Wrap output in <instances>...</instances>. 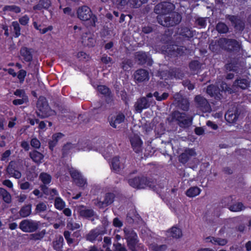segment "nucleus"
<instances>
[{
	"mask_svg": "<svg viewBox=\"0 0 251 251\" xmlns=\"http://www.w3.org/2000/svg\"><path fill=\"white\" fill-rule=\"evenodd\" d=\"M173 8V4L168 2H163L155 6L154 10L159 15L157 19L160 25L166 26H173L180 22L181 16L178 14L174 13L167 16Z\"/></svg>",
	"mask_w": 251,
	"mask_h": 251,
	"instance_id": "1",
	"label": "nucleus"
},
{
	"mask_svg": "<svg viewBox=\"0 0 251 251\" xmlns=\"http://www.w3.org/2000/svg\"><path fill=\"white\" fill-rule=\"evenodd\" d=\"M123 230L124 238L126 240L128 249L131 251H136L140 247L137 233L130 227H125Z\"/></svg>",
	"mask_w": 251,
	"mask_h": 251,
	"instance_id": "2",
	"label": "nucleus"
},
{
	"mask_svg": "<svg viewBox=\"0 0 251 251\" xmlns=\"http://www.w3.org/2000/svg\"><path fill=\"white\" fill-rule=\"evenodd\" d=\"M250 85V81L247 79H238L233 84L232 87H229L224 82L221 84V89L222 91H227L229 93L236 91L238 88L245 89L249 87Z\"/></svg>",
	"mask_w": 251,
	"mask_h": 251,
	"instance_id": "3",
	"label": "nucleus"
},
{
	"mask_svg": "<svg viewBox=\"0 0 251 251\" xmlns=\"http://www.w3.org/2000/svg\"><path fill=\"white\" fill-rule=\"evenodd\" d=\"M37 106L38 108L37 114L38 116L41 118L50 116L54 113V111L50 110L47 104L46 99L43 97L39 99L37 101Z\"/></svg>",
	"mask_w": 251,
	"mask_h": 251,
	"instance_id": "4",
	"label": "nucleus"
},
{
	"mask_svg": "<svg viewBox=\"0 0 251 251\" xmlns=\"http://www.w3.org/2000/svg\"><path fill=\"white\" fill-rule=\"evenodd\" d=\"M77 16L79 19L82 21L91 20L93 22V25H95L96 17L92 16L90 9L86 6H83L79 7L77 11Z\"/></svg>",
	"mask_w": 251,
	"mask_h": 251,
	"instance_id": "5",
	"label": "nucleus"
},
{
	"mask_svg": "<svg viewBox=\"0 0 251 251\" xmlns=\"http://www.w3.org/2000/svg\"><path fill=\"white\" fill-rule=\"evenodd\" d=\"M39 227L38 222L31 220H23L19 225V228L24 232H32L35 231Z\"/></svg>",
	"mask_w": 251,
	"mask_h": 251,
	"instance_id": "6",
	"label": "nucleus"
},
{
	"mask_svg": "<svg viewBox=\"0 0 251 251\" xmlns=\"http://www.w3.org/2000/svg\"><path fill=\"white\" fill-rule=\"evenodd\" d=\"M128 183L131 186L138 189H144L148 187L153 188L151 184H150V182L145 177H135L130 179Z\"/></svg>",
	"mask_w": 251,
	"mask_h": 251,
	"instance_id": "7",
	"label": "nucleus"
},
{
	"mask_svg": "<svg viewBox=\"0 0 251 251\" xmlns=\"http://www.w3.org/2000/svg\"><path fill=\"white\" fill-rule=\"evenodd\" d=\"M173 116L178 122L180 126L186 127L191 124L192 120L190 117H188L184 113H181L178 111H176L173 113Z\"/></svg>",
	"mask_w": 251,
	"mask_h": 251,
	"instance_id": "8",
	"label": "nucleus"
},
{
	"mask_svg": "<svg viewBox=\"0 0 251 251\" xmlns=\"http://www.w3.org/2000/svg\"><path fill=\"white\" fill-rule=\"evenodd\" d=\"M152 96V94L150 93L147 95V98L143 97L138 100L134 105L136 111L138 113H141L143 109L149 107L151 101L148 100L147 98H151Z\"/></svg>",
	"mask_w": 251,
	"mask_h": 251,
	"instance_id": "9",
	"label": "nucleus"
},
{
	"mask_svg": "<svg viewBox=\"0 0 251 251\" xmlns=\"http://www.w3.org/2000/svg\"><path fill=\"white\" fill-rule=\"evenodd\" d=\"M20 164L19 162L11 161L9 163L7 168V173L12 177L16 179L21 178L22 174L19 171Z\"/></svg>",
	"mask_w": 251,
	"mask_h": 251,
	"instance_id": "10",
	"label": "nucleus"
},
{
	"mask_svg": "<svg viewBox=\"0 0 251 251\" xmlns=\"http://www.w3.org/2000/svg\"><path fill=\"white\" fill-rule=\"evenodd\" d=\"M197 155V152L194 149L186 148L179 155V160L182 163H186L189 159Z\"/></svg>",
	"mask_w": 251,
	"mask_h": 251,
	"instance_id": "11",
	"label": "nucleus"
},
{
	"mask_svg": "<svg viewBox=\"0 0 251 251\" xmlns=\"http://www.w3.org/2000/svg\"><path fill=\"white\" fill-rule=\"evenodd\" d=\"M70 172L72 178L78 186L83 187L85 185L86 183V180L83 178L82 176L78 171L74 168H72Z\"/></svg>",
	"mask_w": 251,
	"mask_h": 251,
	"instance_id": "12",
	"label": "nucleus"
},
{
	"mask_svg": "<svg viewBox=\"0 0 251 251\" xmlns=\"http://www.w3.org/2000/svg\"><path fill=\"white\" fill-rule=\"evenodd\" d=\"M130 143L133 150L136 152L141 151L142 142L139 136L137 134H133L130 137Z\"/></svg>",
	"mask_w": 251,
	"mask_h": 251,
	"instance_id": "13",
	"label": "nucleus"
},
{
	"mask_svg": "<svg viewBox=\"0 0 251 251\" xmlns=\"http://www.w3.org/2000/svg\"><path fill=\"white\" fill-rule=\"evenodd\" d=\"M82 43L85 46L93 47L96 43L95 38L91 33H85L82 36Z\"/></svg>",
	"mask_w": 251,
	"mask_h": 251,
	"instance_id": "14",
	"label": "nucleus"
},
{
	"mask_svg": "<svg viewBox=\"0 0 251 251\" xmlns=\"http://www.w3.org/2000/svg\"><path fill=\"white\" fill-rule=\"evenodd\" d=\"M195 101L198 106L200 107L202 111L205 112L209 111V104L205 98L200 96H197L195 98Z\"/></svg>",
	"mask_w": 251,
	"mask_h": 251,
	"instance_id": "15",
	"label": "nucleus"
},
{
	"mask_svg": "<svg viewBox=\"0 0 251 251\" xmlns=\"http://www.w3.org/2000/svg\"><path fill=\"white\" fill-rule=\"evenodd\" d=\"M124 159H122L120 160L119 158L115 157L113 158L111 162L112 169L116 172L118 173L124 168Z\"/></svg>",
	"mask_w": 251,
	"mask_h": 251,
	"instance_id": "16",
	"label": "nucleus"
},
{
	"mask_svg": "<svg viewBox=\"0 0 251 251\" xmlns=\"http://www.w3.org/2000/svg\"><path fill=\"white\" fill-rule=\"evenodd\" d=\"M239 114L236 109L229 110L225 114V119L229 123H235L238 118Z\"/></svg>",
	"mask_w": 251,
	"mask_h": 251,
	"instance_id": "17",
	"label": "nucleus"
},
{
	"mask_svg": "<svg viewBox=\"0 0 251 251\" xmlns=\"http://www.w3.org/2000/svg\"><path fill=\"white\" fill-rule=\"evenodd\" d=\"M221 42L225 43V48L227 50H236L240 48V44L235 40L224 39L221 40Z\"/></svg>",
	"mask_w": 251,
	"mask_h": 251,
	"instance_id": "18",
	"label": "nucleus"
},
{
	"mask_svg": "<svg viewBox=\"0 0 251 251\" xmlns=\"http://www.w3.org/2000/svg\"><path fill=\"white\" fill-rule=\"evenodd\" d=\"M134 78L135 80L138 82L148 80L149 78V74L147 71L145 70H139L135 72Z\"/></svg>",
	"mask_w": 251,
	"mask_h": 251,
	"instance_id": "19",
	"label": "nucleus"
},
{
	"mask_svg": "<svg viewBox=\"0 0 251 251\" xmlns=\"http://www.w3.org/2000/svg\"><path fill=\"white\" fill-rule=\"evenodd\" d=\"M167 235L175 239H178L182 236L181 230L176 226H173L167 232Z\"/></svg>",
	"mask_w": 251,
	"mask_h": 251,
	"instance_id": "20",
	"label": "nucleus"
},
{
	"mask_svg": "<svg viewBox=\"0 0 251 251\" xmlns=\"http://www.w3.org/2000/svg\"><path fill=\"white\" fill-rule=\"evenodd\" d=\"M206 243H211L213 245H218L219 246H225L227 243V241L226 239L220 238H215L214 237H208L205 239Z\"/></svg>",
	"mask_w": 251,
	"mask_h": 251,
	"instance_id": "21",
	"label": "nucleus"
},
{
	"mask_svg": "<svg viewBox=\"0 0 251 251\" xmlns=\"http://www.w3.org/2000/svg\"><path fill=\"white\" fill-rule=\"evenodd\" d=\"M125 116L122 114H119L110 121L111 126L114 128L119 127V125L124 121Z\"/></svg>",
	"mask_w": 251,
	"mask_h": 251,
	"instance_id": "22",
	"label": "nucleus"
},
{
	"mask_svg": "<svg viewBox=\"0 0 251 251\" xmlns=\"http://www.w3.org/2000/svg\"><path fill=\"white\" fill-rule=\"evenodd\" d=\"M114 198V196L113 194H107L105 196L104 200L103 201L99 202L97 204L98 206L100 207H103L110 204L113 202Z\"/></svg>",
	"mask_w": 251,
	"mask_h": 251,
	"instance_id": "23",
	"label": "nucleus"
},
{
	"mask_svg": "<svg viewBox=\"0 0 251 251\" xmlns=\"http://www.w3.org/2000/svg\"><path fill=\"white\" fill-rule=\"evenodd\" d=\"M77 210L79 215L84 218H89L94 215V212L93 210L87 209L83 206L78 207Z\"/></svg>",
	"mask_w": 251,
	"mask_h": 251,
	"instance_id": "24",
	"label": "nucleus"
},
{
	"mask_svg": "<svg viewBox=\"0 0 251 251\" xmlns=\"http://www.w3.org/2000/svg\"><path fill=\"white\" fill-rule=\"evenodd\" d=\"M21 56L22 59L26 62H30L32 59V55L30 50L26 48H23L21 49Z\"/></svg>",
	"mask_w": 251,
	"mask_h": 251,
	"instance_id": "25",
	"label": "nucleus"
},
{
	"mask_svg": "<svg viewBox=\"0 0 251 251\" xmlns=\"http://www.w3.org/2000/svg\"><path fill=\"white\" fill-rule=\"evenodd\" d=\"M51 5V2L50 0H40L38 4L34 6V10L47 9Z\"/></svg>",
	"mask_w": 251,
	"mask_h": 251,
	"instance_id": "26",
	"label": "nucleus"
},
{
	"mask_svg": "<svg viewBox=\"0 0 251 251\" xmlns=\"http://www.w3.org/2000/svg\"><path fill=\"white\" fill-rule=\"evenodd\" d=\"M30 156L32 160L36 163H41L44 155L37 151H33L30 153Z\"/></svg>",
	"mask_w": 251,
	"mask_h": 251,
	"instance_id": "27",
	"label": "nucleus"
},
{
	"mask_svg": "<svg viewBox=\"0 0 251 251\" xmlns=\"http://www.w3.org/2000/svg\"><path fill=\"white\" fill-rule=\"evenodd\" d=\"M201 191V190L199 187H192L187 190L186 194L189 197H194L199 195Z\"/></svg>",
	"mask_w": 251,
	"mask_h": 251,
	"instance_id": "28",
	"label": "nucleus"
},
{
	"mask_svg": "<svg viewBox=\"0 0 251 251\" xmlns=\"http://www.w3.org/2000/svg\"><path fill=\"white\" fill-rule=\"evenodd\" d=\"M31 212V205L28 204L23 206L19 212V214L22 217L28 216Z\"/></svg>",
	"mask_w": 251,
	"mask_h": 251,
	"instance_id": "29",
	"label": "nucleus"
},
{
	"mask_svg": "<svg viewBox=\"0 0 251 251\" xmlns=\"http://www.w3.org/2000/svg\"><path fill=\"white\" fill-rule=\"evenodd\" d=\"M33 24L34 28L36 29L37 30H39L40 33L41 34H45L48 32L49 31H51L53 27L51 25H50L47 27L44 28L43 29L41 28V25H38L37 22L35 21L34 18L33 19Z\"/></svg>",
	"mask_w": 251,
	"mask_h": 251,
	"instance_id": "30",
	"label": "nucleus"
},
{
	"mask_svg": "<svg viewBox=\"0 0 251 251\" xmlns=\"http://www.w3.org/2000/svg\"><path fill=\"white\" fill-rule=\"evenodd\" d=\"M39 179L44 184H48L51 181V176L48 173H42L39 176Z\"/></svg>",
	"mask_w": 251,
	"mask_h": 251,
	"instance_id": "31",
	"label": "nucleus"
},
{
	"mask_svg": "<svg viewBox=\"0 0 251 251\" xmlns=\"http://www.w3.org/2000/svg\"><path fill=\"white\" fill-rule=\"evenodd\" d=\"M46 234V230L43 229L41 231L31 234L30 239L35 241L40 240L44 238Z\"/></svg>",
	"mask_w": 251,
	"mask_h": 251,
	"instance_id": "32",
	"label": "nucleus"
},
{
	"mask_svg": "<svg viewBox=\"0 0 251 251\" xmlns=\"http://www.w3.org/2000/svg\"><path fill=\"white\" fill-rule=\"evenodd\" d=\"M63 135L61 133L54 134L52 136V140L49 142L50 148L52 149L55 146L56 143L61 138H62Z\"/></svg>",
	"mask_w": 251,
	"mask_h": 251,
	"instance_id": "33",
	"label": "nucleus"
},
{
	"mask_svg": "<svg viewBox=\"0 0 251 251\" xmlns=\"http://www.w3.org/2000/svg\"><path fill=\"white\" fill-rule=\"evenodd\" d=\"M244 208L245 207L241 202H236L229 207V210L233 212H239L243 210Z\"/></svg>",
	"mask_w": 251,
	"mask_h": 251,
	"instance_id": "34",
	"label": "nucleus"
},
{
	"mask_svg": "<svg viewBox=\"0 0 251 251\" xmlns=\"http://www.w3.org/2000/svg\"><path fill=\"white\" fill-rule=\"evenodd\" d=\"M11 28H13V32L15 33V37H18L21 34V28L18 22H13Z\"/></svg>",
	"mask_w": 251,
	"mask_h": 251,
	"instance_id": "35",
	"label": "nucleus"
},
{
	"mask_svg": "<svg viewBox=\"0 0 251 251\" xmlns=\"http://www.w3.org/2000/svg\"><path fill=\"white\" fill-rule=\"evenodd\" d=\"M100 234V232L97 229L92 230L87 235V240L91 242H93Z\"/></svg>",
	"mask_w": 251,
	"mask_h": 251,
	"instance_id": "36",
	"label": "nucleus"
},
{
	"mask_svg": "<svg viewBox=\"0 0 251 251\" xmlns=\"http://www.w3.org/2000/svg\"><path fill=\"white\" fill-rule=\"evenodd\" d=\"M0 195H1L3 200L6 202L9 203L11 201V196L5 189L0 188Z\"/></svg>",
	"mask_w": 251,
	"mask_h": 251,
	"instance_id": "37",
	"label": "nucleus"
},
{
	"mask_svg": "<svg viewBox=\"0 0 251 251\" xmlns=\"http://www.w3.org/2000/svg\"><path fill=\"white\" fill-rule=\"evenodd\" d=\"M47 209V204L46 203L42 202L37 204L35 211L36 213L40 214L46 211Z\"/></svg>",
	"mask_w": 251,
	"mask_h": 251,
	"instance_id": "38",
	"label": "nucleus"
},
{
	"mask_svg": "<svg viewBox=\"0 0 251 251\" xmlns=\"http://www.w3.org/2000/svg\"><path fill=\"white\" fill-rule=\"evenodd\" d=\"M207 93L211 96H216L218 97V94L219 93V90L214 85H210L207 88Z\"/></svg>",
	"mask_w": 251,
	"mask_h": 251,
	"instance_id": "39",
	"label": "nucleus"
},
{
	"mask_svg": "<svg viewBox=\"0 0 251 251\" xmlns=\"http://www.w3.org/2000/svg\"><path fill=\"white\" fill-rule=\"evenodd\" d=\"M54 206L56 209L62 210L65 206V202L60 197H57L55 199Z\"/></svg>",
	"mask_w": 251,
	"mask_h": 251,
	"instance_id": "40",
	"label": "nucleus"
},
{
	"mask_svg": "<svg viewBox=\"0 0 251 251\" xmlns=\"http://www.w3.org/2000/svg\"><path fill=\"white\" fill-rule=\"evenodd\" d=\"M81 224L75 223L73 222L72 220H70L67 223V227L69 229L74 230L79 228L81 226Z\"/></svg>",
	"mask_w": 251,
	"mask_h": 251,
	"instance_id": "41",
	"label": "nucleus"
},
{
	"mask_svg": "<svg viewBox=\"0 0 251 251\" xmlns=\"http://www.w3.org/2000/svg\"><path fill=\"white\" fill-rule=\"evenodd\" d=\"M5 11L13 12L15 13H18L21 12V9L19 7L16 5L6 6L4 8Z\"/></svg>",
	"mask_w": 251,
	"mask_h": 251,
	"instance_id": "42",
	"label": "nucleus"
},
{
	"mask_svg": "<svg viewBox=\"0 0 251 251\" xmlns=\"http://www.w3.org/2000/svg\"><path fill=\"white\" fill-rule=\"evenodd\" d=\"M63 238L62 236H59L56 238L55 241L53 243L54 248L56 250H58L62 247Z\"/></svg>",
	"mask_w": 251,
	"mask_h": 251,
	"instance_id": "43",
	"label": "nucleus"
},
{
	"mask_svg": "<svg viewBox=\"0 0 251 251\" xmlns=\"http://www.w3.org/2000/svg\"><path fill=\"white\" fill-rule=\"evenodd\" d=\"M136 56V58L141 64L144 63L148 58L147 54L144 52H137Z\"/></svg>",
	"mask_w": 251,
	"mask_h": 251,
	"instance_id": "44",
	"label": "nucleus"
},
{
	"mask_svg": "<svg viewBox=\"0 0 251 251\" xmlns=\"http://www.w3.org/2000/svg\"><path fill=\"white\" fill-rule=\"evenodd\" d=\"M216 29L219 32L226 33L228 30L227 26L224 23H220L217 24Z\"/></svg>",
	"mask_w": 251,
	"mask_h": 251,
	"instance_id": "45",
	"label": "nucleus"
},
{
	"mask_svg": "<svg viewBox=\"0 0 251 251\" xmlns=\"http://www.w3.org/2000/svg\"><path fill=\"white\" fill-rule=\"evenodd\" d=\"M101 61L108 66H110L113 63V61L112 59L109 56L104 55L101 58Z\"/></svg>",
	"mask_w": 251,
	"mask_h": 251,
	"instance_id": "46",
	"label": "nucleus"
},
{
	"mask_svg": "<svg viewBox=\"0 0 251 251\" xmlns=\"http://www.w3.org/2000/svg\"><path fill=\"white\" fill-rule=\"evenodd\" d=\"M42 190L45 194H50L52 196L58 195L57 190L55 189H52L51 190H50V192H48V190L47 188H46L45 186H42Z\"/></svg>",
	"mask_w": 251,
	"mask_h": 251,
	"instance_id": "47",
	"label": "nucleus"
},
{
	"mask_svg": "<svg viewBox=\"0 0 251 251\" xmlns=\"http://www.w3.org/2000/svg\"><path fill=\"white\" fill-rule=\"evenodd\" d=\"M151 248L154 251H165L167 249V246L165 245H153L151 246Z\"/></svg>",
	"mask_w": 251,
	"mask_h": 251,
	"instance_id": "48",
	"label": "nucleus"
},
{
	"mask_svg": "<svg viewBox=\"0 0 251 251\" xmlns=\"http://www.w3.org/2000/svg\"><path fill=\"white\" fill-rule=\"evenodd\" d=\"M29 21V17L25 15L19 19V22L21 25H28Z\"/></svg>",
	"mask_w": 251,
	"mask_h": 251,
	"instance_id": "49",
	"label": "nucleus"
},
{
	"mask_svg": "<svg viewBox=\"0 0 251 251\" xmlns=\"http://www.w3.org/2000/svg\"><path fill=\"white\" fill-rule=\"evenodd\" d=\"M98 91L102 94L108 95L109 93V89L104 85H100L98 87Z\"/></svg>",
	"mask_w": 251,
	"mask_h": 251,
	"instance_id": "50",
	"label": "nucleus"
},
{
	"mask_svg": "<svg viewBox=\"0 0 251 251\" xmlns=\"http://www.w3.org/2000/svg\"><path fill=\"white\" fill-rule=\"evenodd\" d=\"M28 101V98H19L14 100L13 103L15 105H21Z\"/></svg>",
	"mask_w": 251,
	"mask_h": 251,
	"instance_id": "51",
	"label": "nucleus"
},
{
	"mask_svg": "<svg viewBox=\"0 0 251 251\" xmlns=\"http://www.w3.org/2000/svg\"><path fill=\"white\" fill-rule=\"evenodd\" d=\"M153 96L156 98V99L157 100L161 101V100H165L166 99H167V98L168 97V93H164L161 95V96H159V93L157 92H155L153 94Z\"/></svg>",
	"mask_w": 251,
	"mask_h": 251,
	"instance_id": "52",
	"label": "nucleus"
},
{
	"mask_svg": "<svg viewBox=\"0 0 251 251\" xmlns=\"http://www.w3.org/2000/svg\"><path fill=\"white\" fill-rule=\"evenodd\" d=\"M113 246L115 248L114 251H127L126 247L120 243L114 244Z\"/></svg>",
	"mask_w": 251,
	"mask_h": 251,
	"instance_id": "53",
	"label": "nucleus"
},
{
	"mask_svg": "<svg viewBox=\"0 0 251 251\" xmlns=\"http://www.w3.org/2000/svg\"><path fill=\"white\" fill-rule=\"evenodd\" d=\"M14 94L17 97H19V98H28L27 96L25 95V91L23 90H16Z\"/></svg>",
	"mask_w": 251,
	"mask_h": 251,
	"instance_id": "54",
	"label": "nucleus"
},
{
	"mask_svg": "<svg viewBox=\"0 0 251 251\" xmlns=\"http://www.w3.org/2000/svg\"><path fill=\"white\" fill-rule=\"evenodd\" d=\"M20 188L22 190L31 189V185L28 182H24L20 184Z\"/></svg>",
	"mask_w": 251,
	"mask_h": 251,
	"instance_id": "55",
	"label": "nucleus"
},
{
	"mask_svg": "<svg viewBox=\"0 0 251 251\" xmlns=\"http://www.w3.org/2000/svg\"><path fill=\"white\" fill-rule=\"evenodd\" d=\"M2 184L11 190L13 191V184L12 182L9 179H6L2 181Z\"/></svg>",
	"mask_w": 251,
	"mask_h": 251,
	"instance_id": "56",
	"label": "nucleus"
},
{
	"mask_svg": "<svg viewBox=\"0 0 251 251\" xmlns=\"http://www.w3.org/2000/svg\"><path fill=\"white\" fill-rule=\"evenodd\" d=\"M31 145L35 148H39L40 147V142L36 138H33L31 141Z\"/></svg>",
	"mask_w": 251,
	"mask_h": 251,
	"instance_id": "57",
	"label": "nucleus"
},
{
	"mask_svg": "<svg viewBox=\"0 0 251 251\" xmlns=\"http://www.w3.org/2000/svg\"><path fill=\"white\" fill-rule=\"evenodd\" d=\"M77 57L80 60L87 59L89 58L88 55L83 51H80L77 54Z\"/></svg>",
	"mask_w": 251,
	"mask_h": 251,
	"instance_id": "58",
	"label": "nucleus"
},
{
	"mask_svg": "<svg viewBox=\"0 0 251 251\" xmlns=\"http://www.w3.org/2000/svg\"><path fill=\"white\" fill-rule=\"evenodd\" d=\"M26 73L24 70H21L18 75V77L20 80V81H24L25 77L26 75Z\"/></svg>",
	"mask_w": 251,
	"mask_h": 251,
	"instance_id": "59",
	"label": "nucleus"
},
{
	"mask_svg": "<svg viewBox=\"0 0 251 251\" xmlns=\"http://www.w3.org/2000/svg\"><path fill=\"white\" fill-rule=\"evenodd\" d=\"M184 31H183L181 34L183 36L190 37H192L193 35L192 32L188 28H184L183 29Z\"/></svg>",
	"mask_w": 251,
	"mask_h": 251,
	"instance_id": "60",
	"label": "nucleus"
},
{
	"mask_svg": "<svg viewBox=\"0 0 251 251\" xmlns=\"http://www.w3.org/2000/svg\"><path fill=\"white\" fill-rule=\"evenodd\" d=\"M64 235L68 244H70L73 243V239L70 238V233L69 231H65Z\"/></svg>",
	"mask_w": 251,
	"mask_h": 251,
	"instance_id": "61",
	"label": "nucleus"
},
{
	"mask_svg": "<svg viewBox=\"0 0 251 251\" xmlns=\"http://www.w3.org/2000/svg\"><path fill=\"white\" fill-rule=\"evenodd\" d=\"M113 224L116 227H120L123 226L122 222L117 218L114 219Z\"/></svg>",
	"mask_w": 251,
	"mask_h": 251,
	"instance_id": "62",
	"label": "nucleus"
},
{
	"mask_svg": "<svg viewBox=\"0 0 251 251\" xmlns=\"http://www.w3.org/2000/svg\"><path fill=\"white\" fill-rule=\"evenodd\" d=\"M104 243L103 247L106 248L107 246H109L111 244V239L109 237H105L104 238Z\"/></svg>",
	"mask_w": 251,
	"mask_h": 251,
	"instance_id": "63",
	"label": "nucleus"
},
{
	"mask_svg": "<svg viewBox=\"0 0 251 251\" xmlns=\"http://www.w3.org/2000/svg\"><path fill=\"white\" fill-rule=\"evenodd\" d=\"M198 24L201 27H204L206 25V20L204 18H199L197 20Z\"/></svg>",
	"mask_w": 251,
	"mask_h": 251,
	"instance_id": "64",
	"label": "nucleus"
}]
</instances>
